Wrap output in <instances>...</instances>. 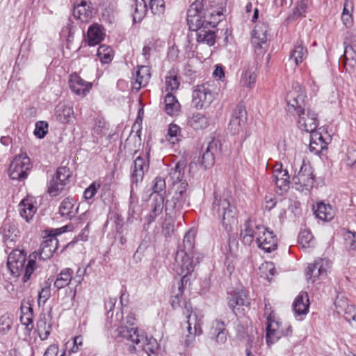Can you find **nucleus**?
<instances>
[{
  "label": "nucleus",
  "instance_id": "052dcab7",
  "mask_svg": "<svg viewBox=\"0 0 356 356\" xmlns=\"http://www.w3.org/2000/svg\"><path fill=\"white\" fill-rule=\"evenodd\" d=\"M35 260L33 259H29L24 270V275L23 277L24 282H26L30 279L31 275H32L35 270Z\"/></svg>",
  "mask_w": 356,
  "mask_h": 356
},
{
  "label": "nucleus",
  "instance_id": "e2e57ef3",
  "mask_svg": "<svg viewBox=\"0 0 356 356\" xmlns=\"http://www.w3.org/2000/svg\"><path fill=\"white\" fill-rule=\"evenodd\" d=\"M50 296V289L48 287L42 288L38 293V305H44Z\"/></svg>",
  "mask_w": 356,
  "mask_h": 356
},
{
  "label": "nucleus",
  "instance_id": "13d9d810",
  "mask_svg": "<svg viewBox=\"0 0 356 356\" xmlns=\"http://www.w3.org/2000/svg\"><path fill=\"white\" fill-rule=\"evenodd\" d=\"M345 243L350 250L356 249V233L348 232L344 235Z\"/></svg>",
  "mask_w": 356,
  "mask_h": 356
},
{
  "label": "nucleus",
  "instance_id": "ea45409f",
  "mask_svg": "<svg viewBox=\"0 0 356 356\" xmlns=\"http://www.w3.org/2000/svg\"><path fill=\"white\" fill-rule=\"evenodd\" d=\"M103 40V33L101 27L95 25L88 30V42L90 46H95Z\"/></svg>",
  "mask_w": 356,
  "mask_h": 356
},
{
  "label": "nucleus",
  "instance_id": "c756f323",
  "mask_svg": "<svg viewBox=\"0 0 356 356\" xmlns=\"http://www.w3.org/2000/svg\"><path fill=\"white\" fill-rule=\"evenodd\" d=\"M309 307V298L306 292H300L296 298L293 307L296 314L302 315L308 312Z\"/></svg>",
  "mask_w": 356,
  "mask_h": 356
},
{
  "label": "nucleus",
  "instance_id": "39448f33",
  "mask_svg": "<svg viewBox=\"0 0 356 356\" xmlns=\"http://www.w3.org/2000/svg\"><path fill=\"white\" fill-rule=\"evenodd\" d=\"M188 184L185 181H180L176 186L175 194L171 199L167 200L165 202V211L169 217L174 216L177 211L182 209L185 205L189 206Z\"/></svg>",
  "mask_w": 356,
  "mask_h": 356
},
{
  "label": "nucleus",
  "instance_id": "a878e982",
  "mask_svg": "<svg viewBox=\"0 0 356 356\" xmlns=\"http://www.w3.org/2000/svg\"><path fill=\"white\" fill-rule=\"evenodd\" d=\"M309 0H298L291 13H290L285 19V23L289 24L300 17H305L307 8H309Z\"/></svg>",
  "mask_w": 356,
  "mask_h": 356
},
{
  "label": "nucleus",
  "instance_id": "a211bd4d",
  "mask_svg": "<svg viewBox=\"0 0 356 356\" xmlns=\"http://www.w3.org/2000/svg\"><path fill=\"white\" fill-rule=\"evenodd\" d=\"M68 83L73 92L82 97L85 96L92 88L91 83L86 81L76 73H73L70 76Z\"/></svg>",
  "mask_w": 356,
  "mask_h": 356
},
{
  "label": "nucleus",
  "instance_id": "5fc2aeb1",
  "mask_svg": "<svg viewBox=\"0 0 356 356\" xmlns=\"http://www.w3.org/2000/svg\"><path fill=\"white\" fill-rule=\"evenodd\" d=\"M327 142H315V140H310L309 149L311 152L318 154L323 149H327Z\"/></svg>",
  "mask_w": 356,
  "mask_h": 356
},
{
  "label": "nucleus",
  "instance_id": "de8ad7c7",
  "mask_svg": "<svg viewBox=\"0 0 356 356\" xmlns=\"http://www.w3.org/2000/svg\"><path fill=\"white\" fill-rule=\"evenodd\" d=\"M148 1L149 8L154 15H161L165 11L164 0H146Z\"/></svg>",
  "mask_w": 356,
  "mask_h": 356
},
{
  "label": "nucleus",
  "instance_id": "49530a36",
  "mask_svg": "<svg viewBox=\"0 0 356 356\" xmlns=\"http://www.w3.org/2000/svg\"><path fill=\"white\" fill-rule=\"evenodd\" d=\"M181 129L175 124H170L168 130L166 139L172 144H175L179 141V136H180Z\"/></svg>",
  "mask_w": 356,
  "mask_h": 356
},
{
  "label": "nucleus",
  "instance_id": "09e8293b",
  "mask_svg": "<svg viewBox=\"0 0 356 356\" xmlns=\"http://www.w3.org/2000/svg\"><path fill=\"white\" fill-rule=\"evenodd\" d=\"M37 325L40 339L42 341L47 339L51 332V325L44 320L39 321Z\"/></svg>",
  "mask_w": 356,
  "mask_h": 356
},
{
  "label": "nucleus",
  "instance_id": "c03bdc74",
  "mask_svg": "<svg viewBox=\"0 0 356 356\" xmlns=\"http://www.w3.org/2000/svg\"><path fill=\"white\" fill-rule=\"evenodd\" d=\"M195 244V236L192 232H188L183 239V248H179L178 250H186V253L193 254V248Z\"/></svg>",
  "mask_w": 356,
  "mask_h": 356
},
{
  "label": "nucleus",
  "instance_id": "5701e85b",
  "mask_svg": "<svg viewBox=\"0 0 356 356\" xmlns=\"http://www.w3.org/2000/svg\"><path fill=\"white\" fill-rule=\"evenodd\" d=\"M227 300L229 307L234 312L237 306H248L250 305V300L248 298L246 293L242 290H233L229 292Z\"/></svg>",
  "mask_w": 356,
  "mask_h": 356
},
{
  "label": "nucleus",
  "instance_id": "603ef678",
  "mask_svg": "<svg viewBox=\"0 0 356 356\" xmlns=\"http://www.w3.org/2000/svg\"><path fill=\"white\" fill-rule=\"evenodd\" d=\"M312 240L313 236L310 232L305 229L300 232L298 236V243L302 248L309 247Z\"/></svg>",
  "mask_w": 356,
  "mask_h": 356
},
{
  "label": "nucleus",
  "instance_id": "69168bd1",
  "mask_svg": "<svg viewBox=\"0 0 356 356\" xmlns=\"http://www.w3.org/2000/svg\"><path fill=\"white\" fill-rule=\"evenodd\" d=\"M174 232V225L170 221L163 223L162 233L165 237L170 236Z\"/></svg>",
  "mask_w": 356,
  "mask_h": 356
},
{
  "label": "nucleus",
  "instance_id": "680f3d73",
  "mask_svg": "<svg viewBox=\"0 0 356 356\" xmlns=\"http://www.w3.org/2000/svg\"><path fill=\"white\" fill-rule=\"evenodd\" d=\"M346 162L348 165L352 166L356 162V150L348 147L346 154Z\"/></svg>",
  "mask_w": 356,
  "mask_h": 356
},
{
  "label": "nucleus",
  "instance_id": "2eb2a0df",
  "mask_svg": "<svg viewBox=\"0 0 356 356\" xmlns=\"http://www.w3.org/2000/svg\"><path fill=\"white\" fill-rule=\"evenodd\" d=\"M26 262V256L18 250L10 252L8 257L7 266L11 275L18 277L24 269Z\"/></svg>",
  "mask_w": 356,
  "mask_h": 356
},
{
  "label": "nucleus",
  "instance_id": "3c124183",
  "mask_svg": "<svg viewBox=\"0 0 356 356\" xmlns=\"http://www.w3.org/2000/svg\"><path fill=\"white\" fill-rule=\"evenodd\" d=\"M48 131V124L44 121H38L35 124L34 135L41 139L43 138Z\"/></svg>",
  "mask_w": 356,
  "mask_h": 356
},
{
  "label": "nucleus",
  "instance_id": "20e7f679",
  "mask_svg": "<svg viewBox=\"0 0 356 356\" xmlns=\"http://www.w3.org/2000/svg\"><path fill=\"white\" fill-rule=\"evenodd\" d=\"M212 212L227 232L232 231L237 224L238 210L229 191H225L220 194L214 193Z\"/></svg>",
  "mask_w": 356,
  "mask_h": 356
},
{
  "label": "nucleus",
  "instance_id": "ddd939ff",
  "mask_svg": "<svg viewBox=\"0 0 356 356\" xmlns=\"http://www.w3.org/2000/svg\"><path fill=\"white\" fill-rule=\"evenodd\" d=\"M192 103L197 109L208 107L214 99L210 89L204 85L197 86L192 95Z\"/></svg>",
  "mask_w": 356,
  "mask_h": 356
},
{
  "label": "nucleus",
  "instance_id": "7c9ffc66",
  "mask_svg": "<svg viewBox=\"0 0 356 356\" xmlns=\"http://www.w3.org/2000/svg\"><path fill=\"white\" fill-rule=\"evenodd\" d=\"M164 207V197L162 195H156L151 203V211L147 216L148 223H151L155 218L161 214Z\"/></svg>",
  "mask_w": 356,
  "mask_h": 356
},
{
  "label": "nucleus",
  "instance_id": "f704fd0d",
  "mask_svg": "<svg viewBox=\"0 0 356 356\" xmlns=\"http://www.w3.org/2000/svg\"><path fill=\"white\" fill-rule=\"evenodd\" d=\"M314 213L316 218L325 220L330 221L334 217V211L330 204H325L323 202L318 203Z\"/></svg>",
  "mask_w": 356,
  "mask_h": 356
},
{
  "label": "nucleus",
  "instance_id": "b1692460",
  "mask_svg": "<svg viewBox=\"0 0 356 356\" xmlns=\"http://www.w3.org/2000/svg\"><path fill=\"white\" fill-rule=\"evenodd\" d=\"M76 201L71 197H65L59 206L58 212L62 217L72 220L78 213L79 207H75Z\"/></svg>",
  "mask_w": 356,
  "mask_h": 356
},
{
  "label": "nucleus",
  "instance_id": "4d7b16f0",
  "mask_svg": "<svg viewBox=\"0 0 356 356\" xmlns=\"http://www.w3.org/2000/svg\"><path fill=\"white\" fill-rule=\"evenodd\" d=\"M245 123L246 122H242L240 119L232 117V119L229 122L230 131L234 134L238 133L241 130H242Z\"/></svg>",
  "mask_w": 356,
  "mask_h": 356
},
{
  "label": "nucleus",
  "instance_id": "338daca9",
  "mask_svg": "<svg viewBox=\"0 0 356 356\" xmlns=\"http://www.w3.org/2000/svg\"><path fill=\"white\" fill-rule=\"evenodd\" d=\"M20 321L23 325H26L27 329L33 327V314H22Z\"/></svg>",
  "mask_w": 356,
  "mask_h": 356
},
{
  "label": "nucleus",
  "instance_id": "c85d7f7f",
  "mask_svg": "<svg viewBox=\"0 0 356 356\" xmlns=\"http://www.w3.org/2000/svg\"><path fill=\"white\" fill-rule=\"evenodd\" d=\"M165 111L170 116H176L179 114L181 105L176 97L171 92H168L164 97Z\"/></svg>",
  "mask_w": 356,
  "mask_h": 356
},
{
  "label": "nucleus",
  "instance_id": "393cba45",
  "mask_svg": "<svg viewBox=\"0 0 356 356\" xmlns=\"http://www.w3.org/2000/svg\"><path fill=\"white\" fill-rule=\"evenodd\" d=\"M149 165L146 162L145 159L141 156H138L134 162V169L131 173L132 183L138 184L142 181L144 177L145 172L147 171Z\"/></svg>",
  "mask_w": 356,
  "mask_h": 356
},
{
  "label": "nucleus",
  "instance_id": "473e14b6",
  "mask_svg": "<svg viewBox=\"0 0 356 356\" xmlns=\"http://www.w3.org/2000/svg\"><path fill=\"white\" fill-rule=\"evenodd\" d=\"M18 229L15 223L6 221L2 227L3 240L7 243H13L18 236Z\"/></svg>",
  "mask_w": 356,
  "mask_h": 356
},
{
  "label": "nucleus",
  "instance_id": "4c0bfd02",
  "mask_svg": "<svg viewBox=\"0 0 356 356\" xmlns=\"http://www.w3.org/2000/svg\"><path fill=\"white\" fill-rule=\"evenodd\" d=\"M185 308L188 312L187 314V323L189 325H193L195 327V331L199 330V334L202 333L201 325H202V316H198L195 312L192 311V307L191 304H185Z\"/></svg>",
  "mask_w": 356,
  "mask_h": 356
},
{
  "label": "nucleus",
  "instance_id": "9b49d317",
  "mask_svg": "<svg viewBox=\"0 0 356 356\" xmlns=\"http://www.w3.org/2000/svg\"><path fill=\"white\" fill-rule=\"evenodd\" d=\"M330 268V262L327 259L319 258L313 264H309L305 271L308 283H314L317 279L323 278Z\"/></svg>",
  "mask_w": 356,
  "mask_h": 356
},
{
  "label": "nucleus",
  "instance_id": "7ed1b4c3",
  "mask_svg": "<svg viewBox=\"0 0 356 356\" xmlns=\"http://www.w3.org/2000/svg\"><path fill=\"white\" fill-rule=\"evenodd\" d=\"M306 95L302 86L296 83L292 85L286 97L289 108H292L298 115V127L304 131H312L316 129L318 125L317 114L310 108L306 107Z\"/></svg>",
  "mask_w": 356,
  "mask_h": 356
},
{
  "label": "nucleus",
  "instance_id": "9d476101",
  "mask_svg": "<svg viewBox=\"0 0 356 356\" xmlns=\"http://www.w3.org/2000/svg\"><path fill=\"white\" fill-rule=\"evenodd\" d=\"M70 178V169L65 166L59 167L55 176L50 180L48 186V193L51 196H57L69 184Z\"/></svg>",
  "mask_w": 356,
  "mask_h": 356
},
{
  "label": "nucleus",
  "instance_id": "79ce46f5",
  "mask_svg": "<svg viewBox=\"0 0 356 356\" xmlns=\"http://www.w3.org/2000/svg\"><path fill=\"white\" fill-rule=\"evenodd\" d=\"M180 85L179 78L175 71L170 70L165 76V87L168 91L177 90Z\"/></svg>",
  "mask_w": 356,
  "mask_h": 356
},
{
  "label": "nucleus",
  "instance_id": "cd10ccee",
  "mask_svg": "<svg viewBox=\"0 0 356 356\" xmlns=\"http://www.w3.org/2000/svg\"><path fill=\"white\" fill-rule=\"evenodd\" d=\"M19 213L27 222L32 220L37 211L32 201L29 199H23L18 205Z\"/></svg>",
  "mask_w": 356,
  "mask_h": 356
},
{
  "label": "nucleus",
  "instance_id": "37998d69",
  "mask_svg": "<svg viewBox=\"0 0 356 356\" xmlns=\"http://www.w3.org/2000/svg\"><path fill=\"white\" fill-rule=\"evenodd\" d=\"M97 56L102 63H108L113 59V50L107 45H100L97 49Z\"/></svg>",
  "mask_w": 356,
  "mask_h": 356
},
{
  "label": "nucleus",
  "instance_id": "0eeeda50",
  "mask_svg": "<svg viewBox=\"0 0 356 356\" xmlns=\"http://www.w3.org/2000/svg\"><path fill=\"white\" fill-rule=\"evenodd\" d=\"M292 183L296 190L302 193H307L313 188L314 177L309 164L302 163L298 172L293 177Z\"/></svg>",
  "mask_w": 356,
  "mask_h": 356
},
{
  "label": "nucleus",
  "instance_id": "f257e3e1",
  "mask_svg": "<svg viewBox=\"0 0 356 356\" xmlns=\"http://www.w3.org/2000/svg\"><path fill=\"white\" fill-rule=\"evenodd\" d=\"M226 6V0H213L209 8H204L202 0H195L187 13L189 29L196 32V40L199 43L212 46L216 42L215 27L220 21Z\"/></svg>",
  "mask_w": 356,
  "mask_h": 356
},
{
  "label": "nucleus",
  "instance_id": "f3484780",
  "mask_svg": "<svg viewBox=\"0 0 356 356\" xmlns=\"http://www.w3.org/2000/svg\"><path fill=\"white\" fill-rule=\"evenodd\" d=\"M150 68L146 65L138 66L131 81L132 90L138 92L141 88L147 85L150 79Z\"/></svg>",
  "mask_w": 356,
  "mask_h": 356
},
{
  "label": "nucleus",
  "instance_id": "f8f14e48",
  "mask_svg": "<svg viewBox=\"0 0 356 356\" xmlns=\"http://www.w3.org/2000/svg\"><path fill=\"white\" fill-rule=\"evenodd\" d=\"M265 231V226L250 220L246 221L244 224V229L241 232L243 243L245 245H251L255 241L257 243L262 232Z\"/></svg>",
  "mask_w": 356,
  "mask_h": 356
},
{
  "label": "nucleus",
  "instance_id": "423d86ee",
  "mask_svg": "<svg viewBox=\"0 0 356 356\" xmlns=\"http://www.w3.org/2000/svg\"><path fill=\"white\" fill-rule=\"evenodd\" d=\"M31 163L26 154L15 156L8 168V175L13 180L22 181L27 177V172Z\"/></svg>",
  "mask_w": 356,
  "mask_h": 356
},
{
  "label": "nucleus",
  "instance_id": "4468645a",
  "mask_svg": "<svg viewBox=\"0 0 356 356\" xmlns=\"http://www.w3.org/2000/svg\"><path fill=\"white\" fill-rule=\"evenodd\" d=\"M290 176L288 171L283 169L282 164L276 163L273 167V181H274L277 188L280 190V194L286 192L289 188Z\"/></svg>",
  "mask_w": 356,
  "mask_h": 356
},
{
  "label": "nucleus",
  "instance_id": "774afa93",
  "mask_svg": "<svg viewBox=\"0 0 356 356\" xmlns=\"http://www.w3.org/2000/svg\"><path fill=\"white\" fill-rule=\"evenodd\" d=\"M117 302L116 298H109L106 302H105V308L108 310L106 316L108 318L109 314L112 312L113 309L115 307V305Z\"/></svg>",
  "mask_w": 356,
  "mask_h": 356
},
{
  "label": "nucleus",
  "instance_id": "864d4df0",
  "mask_svg": "<svg viewBox=\"0 0 356 356\" xmlns=\"http://www.w3.org/2000/svg\"><path fill=\"white\" fill-rule=\"evenodd\" d=\"M102 184L100 181L92 182L84 191L83 195L86 200L92 199L96 194L98 189L100 188Z\"/></svg>",
  "mask_w": 356,
  "mask_h": 356
},
{
  "label": "nucleus",
  "instance_id": "6e6552de",
  "mask_svg": "<svg viewBox=\"0 0 356 356\" xmlns=\"http://www.w3.org/2000/svg\"><path fill=\"white\" fill-rule=\"evenodd\" d=\"M194 267L193 254L186 253V250L177 251L173 264V270L181 276V279L184 278L185 280H188L187 276L193 271Z\"/></svg>",
  "mask_w": 356,
  "mask_h": 356
},
{
  "label": "nucleus",
  "instance_id": "bb28decb",
  "mask_svg": "<svg viewBox=\"0 0 356 356\" xmlns=\"http://www.w3.org/2000/svg\"><path fill=\"white\" fill-rule=\"evenodd\" d=\"M73 15L81 22H88L92 16V8L86 1H81L74 6Z\"/></svg>",
  "mask_w": 356,
  "mask_h": 356
},
{
  "label": "nucleus",
  "instance_id": "412c9836",
  "mask_svg": "<svg viewBox=\"0 0 356 356\" xmlns=\"http://www.w3.org/2000/svg\"><path fill=\"white\" fill-rule=\"evenodd\" d=\"M218 152V142L215 140L209 142L201 156V165H202L204 169L211 167L214 164L215 155Z\"/></svg>",
  "mask_w": 356,
  "mask_h": 356
},
{
  "label": "nucleus",
  "instance_id": "aec40b11",
  "mask_svg": "<svg viewBox=\"0 0 356 356\" xmlns=\"http://www.w3.org/2000/svg\"><path fill=\"white\" fill-rule=\"evenodd\" d=\"M58 246V241L54 235L46 236L40 245L39 258L42 260L50 259Z\"/></svg>",
  "mask_w": 356,
  "mask_h": 356
},
{
  "label": "nucleus",
  "instance_id": "c9c22d12",
  "mask_svg": "<svg viewBox=\"0 0 356 356\" xmlns=\"http://www.w3.org/2000/svg\"><path fill=\"white\" fill-rule=\"evenodd\" d=\"M73 270L71 268H65L62 270L57 275L54 282V286L58 289H61L70 284L72 280Z\"/></svg>",
  "mask_w": 356,
  "mask_h": 356
},
{
  "label": "nucleus",
  "instance_id": "4be33fe9",
  "mask_svg": "<svg viewBox=\"0 0 356 356\" xmlns=\"http://www.w3.org/2000/svg\"><path fill=\"white\" fill-rule=\"evenodd\" d=\"M211 339L217 343L223 344L227 341V332L226 331L225 324L222 321H214L210 330Z\"/></svg>",
  "mask_w": 356,
  "mask_h": 356
},
{
  "label": "nucleus",
  "instance_id": "58836bf2",
  "mask_svg": "<svg viewBox=\"0 0 356 356\" xmlns=\"http://www.w3.org/2000/svg\"><path fill=\"white\" fill-rule=\"evenodd\" d=\"M307 50L302 46V42L298 43L295 49L291 53L289 62L293 63L296 66L301 63L303 59L307 56Z\"/></svg>",
  "mask_w": 356,
  "mask_h": 356
},
{
  "label": "nucleus",
  "instance_id": "dca6fc26",
  "mask_svg": "<svg viewBox=\"0 0 356 356\" xmlns=\"http://www.w3.org/2000/svg\"><path fill=\"white\" fill-rule=\"evenodd\" d=\"M277 241L273 232L266 227V231L262 232L257 245L259 248L269 253L277 250Z\"/></svg>",
  "mask_w": 356,
  "mask_h": 356
},
{
  "label": "nucleus",
  "instance_id": "0e129e2a",
  "mask_svg": "<svg viewBox=\"0 0 356 356\" xmlns=\"http://www.w3.org/2000/svg\"><path fill=\"white\" fill-rule=\"evenodd\" d=\"M188 280H185V279H181L177 283V291H174V296H172L175 299L181 300L182 297V294L184 292V284H186Z\"/></svg>",
  "mask_w": 356,
  "mask_h": 356
},
{
  "label": "nucleus",
  "instance_id": "2f4dec72",
  "mask_svg": "<svg viewBox=\"0 0 356 356\" xmlns=\"http://www.w3.org/2000/svg\"><path fill=\"white\" fill-rule=\"evenodd\" d=\"M347 42L348 44L345 47L344 56L347 60H356V29L348 33L345 44Z\"/></svg>",
  "mask_w": 356,
  "mask_h": 356
},
{
  "label": "nucleus",
  "instance_id": "6ab92c4d",
  "mask_svg": "<svg viewBox=\"0 0 356 356\" xmlns=\"http://www.w3.org/2000/svg\"><path fill=\"white\" fill-rule=\"evenodd\" d=\"M252 32V44L257 48H264L269 36L268 24L264 22L259 23L255 26Z\"/></svg>",
  "mask_w": 356,
  "mask_h": 356
},
{
  "label": "nucleus",
  "instance_id": "a19ab883",
  "mask_svg": "<svg viewBox=\"0 0 356 356\" xmlns=\"http://www.w3.org/2000/svg\"><path fill=\"white\" fill-rule=\"evenodd\" d=\"M57 118L62 123H69L74 115L73 108L70 106L63 105L58 106L57 110Z\"/></svg>",
  "mask_w": 356,
  "mask_h": 356
},
{
  "label": "nucleus",
  "instance_id": "6e6d98bb",
  "mask_svg": "<svg viewBox=\"0 0 356 356\" xmlns=\"http://www.w3.org/2000/svg\"><path fill=\"white\" fill-rule=\"evenodd\" d=\"M166 187L165 181L161 177H156L153 181V193L160 195L159 193L165 191Z\"/></svg>",
  "mask_w": 356,
  "mask_h": 356
},
{
  "label": "nucleus",
  "instance_id": "bf43d9fd",
  "mask_svg": "<svg viewBox=\"0 0 356 356\" xmlns=\"http://www.w3.org/2000/svg\"><path fill=\"white\" fill-rule=\"evenodd\" d=\"M232 117L240 119L242 122L247 121V112L245 108L243 105H237L234 109Z\"/></svg>",
  "mask_w": 356,
  "mask_h": 356
},
{
  "label": "nucleus",
  "instance_id": "a18cd8bd",
  "mask_svg": "<svg viewBox=\"0 0 356 356\" xmlns=\"http://www.w3.org/2000/svg\"><path fill=\"white\" fill-rule=\"evenodd\" d=\"M13 321V316L6 313L0 316V334H5L12 327Z\"/></svg>",
  "mask_w": 356,
  "mask_h": 356
},
{
  "label": "nucleus",
  "instance_id": "1a4fd4ad",
  "mask_svg": "<svg viewBox=\"0 0 356 356\" xmlns=\"http://www.w3.org/2000/svg\"><path fill=\"white\" fill-rule=\"evenodd\" d=\"M292 333L291 326L283 325L279 321L271 319V315L268 317V325L266 327V343L268 346L276 342L282 336H289Z\"/></svg>",
  "mask_w": 356,
  "mask_h": 356
},
{
  "label": "nucleus",
  "instance_id": "e433bc0d",
  "mask_svg": "<svg viewBox=\"0 0 356 356\" xmlns=\"http://www.w3.org/2000/svg\"><path fill=\"white\" fill-rule=\"evenodd\" d=\"M188 124L195 130L204 129L209 125L208 118L202 113H193L188 120Z\"/></svg>",
  "mask_w": 356,
  "mask_h": 356
},
{
  "label": "nucleus",
  "instance_id": "8fccbe9b",
  "mask_svg": "<svg viewBox=\"0 0 356 356\" xmlns=\"http://www.w3.org/2000/svg\"><path fill=\"white\" fill-rule=\"evenodd\" d=\"M257 78V74L255 70H246L242 74V81L244 86L251 88L252 86L255 83Z\"/></svg>",
  "mask_w": 356,
  "mask_h": 356
},
{
  "label": "nucleus",
  "instance_id": "72a5a7b5",
  "mask_svg": "<svg viewBox=\"0 0 356 356\" xmlns=\"http://www.w3.org/2000/svg\"><path fill=\"white\" fill-rule=\"evenodd\" d=\"M131 8L134 10L132 13L134 22H141L147 11L146 0H134Z\"/></svg>",
  "mask_w": 356,
  "mask_h": 356
},
{
  "label": "nucleus",
  "instance_id": "f03ea898",
  "mask_svg": "<svg viewBox=\"0 0 356 356\" xmlns=\"http://www.w3.org/2000/svg\"><path fill=\"white\" fill-rule=\"evenodd\" d=\"M111 319L107 321L106 326L108 329L116 327L115 332L117 337H120L131 341L136 346L134 349L136 350H143L148 356H156V351L159 348L157 341L152 337H148L143 330L137 328H129L122 323V313H117L115 318H113V313L111 316Z\"/></svg>",
  "mask_w": 356,
  "mask_h": 356
}]
</instances>
